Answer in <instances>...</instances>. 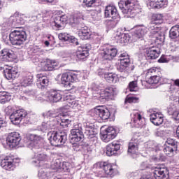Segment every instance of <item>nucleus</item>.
<instances>
[{
    "instance_id": "f257e3e1",
    "label": "nucleus",
    "mask_w": 179,
    "mask_h": 179,
    "mask_svg": "<svg viewBox=\"0 0 179 179\" xmlns=\"http://www.w3.org/2000/svg\"><path fill=\"white\" fill-rule=\"evenodd\" d=\"M45 120H49L55 125H60L65 128L71 124V120L62 115L61 113L55 112V110H48L43 114Z\"/></svg>"
},
{
    "instance_id": "f03ea898",
    "label": "nucleus",
    "mask_w": 179,
    "mask_h": 179,
    "mask_svg": "<svg viewBox=\"0 0 179 179\" xmlns=\"http://www.w3.org/2000/svg\"><path fill=\"white\" fill-rule=\"evenodd\" d=\"M27 40V34L23 30L15 29L10 33V41L13 45H23Z\"/></svg>"
},
{
    "instance_id": "7ed1b4c3",
    "label": "nucleus",
    "mask_w": 179,
    "mask_h": 179,
    "mask_svg": "<svg viewBox=\"0 0 179 179\" xmlns=\"http://www.w3.org/2000/svg\"><path fill=\"white\" fill-rule=\"evenodd\" d=\"M48 135L52 146H61L66 142V134L65 132L50 131Z\"/></svg>"
},
{
    "instance_id": "20e7f679",
    "label": "nucleus",
    "mask_w": 179,
    "mask_h": 179,
    "mask_svg": "<svg viewBox=\"0 0 179 179\" xmlns=\"http://www.w3.org/2000/svg\"><path fill=\"white\" fill-rule=\"evenodd\" d=\"M136 1V0H120L118 5L122 13H125L126 15H134L136 13V6H135Z\"/></svg>"
},
{
    "instance_id": "39448f33",
    "label": "nucleus",
    "mask_w": 179,
    "mask_h": 179,
    "mask_svg": "<svg viewBox=\"0 0 179 179\" xmlns=\"http://www.w3.org/2000/svg\"><path fill=\"white\" fill-rule=\"evenodd\" d=\"M117 90L112 87H106V89L101 90L99 93L96 94H92L93 97H96L101 101V103H106V101H108L110 99H113V96H114L116 93Z\"/></svg>"
},
{
    "instance_id": "423d86ee",
    "label": "nucleus",
    "mask_w": 179,
    "mask_h": 179,
    "mask_svg": "<svg viewBox=\"0 0 179 179\" xmlns=\"http://www.w3.org/2000/svg\"><path fill=\"white\" fill-rule=\"evenodd\" d=\"M153 177L147 176L144 179H169V170L162 165L152 169Z\"/></svg>"
},
{
    "instance_id": "0eeeda50",
    "label": "nucleus",
    "mask_w": 179,
    "mask_h": 179,
    "mask_svg": "<svg viewBox=\"0 0 179 179\" xmlns=\"http://www.w3.org/2000/svg\"><path fill=\"white\" fill-rule=\"evenodd\" d=\"M27 139L29 140L27 146L29 149H31L33 152H37V150H41L40 148V142L43 141V138L36 134H28Z\"/></svg>"
},
{
    "instance_id": "6e6552de",
    "label": "nucleus",
    "mask_w": 179,
    "mask_h": 179,
    "mask_svg": "<svg viewBox=\"0 0 179 179\" xmlns=\"http://www.w3.org/2000/svg\"><path fill=\"white\" fill-rule=\"evenodd\" d=\"M94 168L102 169L103 173L106 174V176H108V177H114V176H115L117 173V170H115L114 166L107 162H98L94 164Z\"/></svg>"
},
{
    "instance_id": "1a4fd4ad",
    "label": "nucleus",
    "mask_w": 179,
    "mask_h": 179,
    "mask_svg": "<svg viewBox=\"0 0 179 179\" xmlns=\"http://www.w3.org/2000/svg\"><path fill=\"white\" fill-rule=\"evenodd\" d=\"M139 141H141V136H139V134L136 133L134 134L131 142L129 143L128 148V155H130L132 157H135V156L138 155V144L139 143Z\"/></svg>"
},
{
    "instance_id": "9d476101",
    "label": "nucleus",
    "mask_w": 179,
    "mask_h": 179,
    "mask_svg": "<svg viewBox=\"0 0 179 179\" xmlns=\"http://www.w3.org/2000/svg\"><path fill=\"white\" fill-rule=\"evenodd\" d=\"M92 117L97 118L100 117L101 120H106L110 118V110L103 106H96L91 110Z\"/></svg>"
},
{
    "instance_id": "9b49d317",
    "label": "nucleus",
    "mask_w": 179,
    "mask_h": 179,
    "mask_svg": "<svg viewBox=\"0 0 179 179\" xmlns=\"http://www.w3.org/2000/svg\"><path fill=\"white\" fill-rule=\"evenodd\" d=\"M22 137L20 136V134L17 132L9 133L6 137V143L11 149L19 146V145H20Z\"/></svg>"
},
{
    "instance_id": "f8f14e48",
    "label": "nucleus",
    "mask_w": 179,
    "mask_h": 179,
    "mask_svg": "<svg viewBox=\"0 0 179 179\" xmlns=\"http://www.w3.org/2000/svg\"><path fill=\"white\" fill-rule=\"evenodd\" d=\"M27 116V112L24 109H19L10 115V120L14 125H19L22 120H24Z\"/></svg>"
},
{
    "instance_id": "ddd939ff",
    "label": "nucleus",
    "mask_w": 179,
    "mask_h": 179,
    "mask_svg": "<svg viewBox=\"0 0 179 179\" xmlns=\"http://www.w3.org/2000/svg\"><path fill=\"white\" fill-rule=\"evenodd\" d=\"M67 21L68 17L66 15H56L54 17V21L51 23V26L54 30H62Z\"/></svg>"
},
{
    "instance_id": "4468645a",
    "label": "nucleus",
    "mask_w": 179,
    "mask_h": 179,
    "mask_svg": "<svg viewBox=\"0 0 179 179\" xmlns=\"http://www.w3.org/2000/svg\"><path fill=\"white\" fill-rule=\"evenodd\" d=\"M117 136L115 129L113 127H108L105 131H101V138L103 142L108 143Z\"/></svg>"
},
{
    "instance_id": "2eb2a0df",
    "label": "nucleus",
    "mask_w": 179,
    "mask_h": 179,
    "mask_svg": "<svg viewBox=\"0 0 179 179\" xmlns=\"http://www.w3.org/2000/svg\"><path fill=\"white\" fill-rule=\"evenodd\" d=\"M78 80V75L73 73H64L62 75L61 82L66 87H71V83Z\"/></svg>"
},
{
    "instance_id": "dca6fc26",
    "label": "nucleus",
    "mask_w": 179,
    "mask_h": 179,
    "mask_svg": "<svg viewBox=\"0 0 179 179\" xmlns=\"http://www.w3.org/2000/svg\"><path fill=\"white\" fill-rule=\"evenodd\" d=\"M48 83H50V80H48V77H47L45 75H36V86L38 87V89H47L48 87Z\"/></svg>"
},
{
    "instance_id": "f3484780",
    "label": "nucleus",
    "mask_w": 179,
    "mask_h": 179,
    "mask_svg": "<svg viewBox=\"0 0 179 179\" xmlns=\"http://www.w3.org/2000/svg\"><path fill=\"white\" fill-rule=\"evenodd\" d=\"M84 138L85 135H83V131H82L81 129H73L71 130V142H80Z\"/></svg>"
},
{
    "instance_id": "a211bd4d",
    "label": "nucleus",
    "mask_w": 179,
    "mask_h": 179,
    "mask_svg": "<svg viewBox=\"0 0 179 179\" xmlns=\"http://www.w3.org/2000/svg\"><path fill=\"white\" fill-rule=\"evenodd\" d=\"M34 153L35 157H36L37 160L33 159L31 163L36 167H40L41 166L40 164V162H48L50 159V157L47 155V154L43 152L38 153V150H37L36 152H34Z\"/></svg>"
},
{
    "instance_id": "6ab92c4d",
    "label": "nucleus",
    "mask_w": 179,
    "mask_h": 179,
    "mask_svg": "<svg viewBox=\"0 0 179 179\" xmlns=\"http://www.w3.org/2000/svg\"><path fill=\"white\" fill-rule=\"evenodd\" d=\"M160 55V50L157 48L152 47L145 49V57L148 59H156Z\"/></svg>"
},
{
    "instance_id": "aec40b11",
    "label": "nucleus",
    "mask_w": 179,
    "mask_h": 179,
    "mask_svg": "<svg viewBox=\"0 0 179 179\" xmlns=\"http://www.w3.org/2000/svg\"><path fill=\"white\" fill-rule=\"evenodd\" d=\"M92 121L90 125V136H91V142H93L94 145L97 143V137L96 135L99 134V129L97 127V124H96V119H91Z\"/></svg>"
},
{
    "instance_id": "412c9836",
    "label": "nucleus",
    "mask_w": 179,
    "mask_h": 179,
    "mask_svg": "<svg viewBox=\"0 0 179 179\" xmlns=\"http://www.w3.org/2000/svg\"><path fill=\"white\" fill-rule=\"evenodd\" d=\"M120 149H121V144L113 142L106 146V155L109 157L114 156Z\"/></svg>"
},
{
    "instance_id": "4be33fe9",
    "label": "nucleus",
    "mask_w": 179,
    "mask_h": 179,
    "mask_svg": "<svg viewBox=\"0 0 179 179\" xmlns=\"http://www.w3.org/2000/svg\"><path fill=\"white\" fill-rule=\"evenodd\" d=\"M105 17H111V19H118L120 15L117 11V8L115 6H108L105 9Z\"/></svg>"
},
{
    "instance_id": "5701e85b",
    "label": "nucleus",
    "mask_w": 179,
    "mask_h": 179,
    "mask_svg": "<svg viewBox=\"0 0 179 179\" xmlns=\"http://www.w3.org/2000/svg\"><path fill=\"white\" fill-rule=\"evenodd\" d=\"M1 166L4 169V170L10 171L15 169V163L10 157H6L3 159L1 160Z\"/></svg>"
},
{
    "instance_id": "b1692460",
    "label": "nucleus",
    "mask_w": 179,
    "mask_h": 179,
    "mask_svg": "<svg viewBox=\"0 0 179 179\" xmlns=\"http://www.w3.org/2000/svg\"><path fill=\"white\" fill-rule=\"evenodd\" d=\"M76 57L79 61H84L87 57H89V48L85 46V48L79 47L76 51Z\"/></svg>"
},
{
    "instance_id": "393cba45",
    "label": "nucleus",
    "mask_w": 179,
    "mask_h": 179,
    "mask_svg": "<svg viewBox=\"0 0 179 179\" xmlns=\"http://www.w3.org/2000/svg\"><path fill=\"white\" fill-rule=\"evenodd\" d=\"M48 99L52 103H58V101L62 100V94L59 91L51 90L48 95Z\"/></svg>"
},
{
    "instance_id": "a878e982",
    "label": "nucleus",
    "mask_w": 179,
    "mask_h": 179,
    "mask_svg": "<svg viewBox=\"0 0 179 179\" xmlns=\"http://www.w3.org/2000/svg\"><path fill=\"white\" fill-rule=\"evenodd\" d=\"M118 51L115 48H106L103 52V59H106L108 61H111L114 57L117 56V53Z\"/></svg>"
},
{
    "instance_id": "bb28decb",
    "label": "nucleus",
    "mask_w": 179,
    "mask_h": 179,
    "mask_svg": "<svg viewBox=\"0 0 179 179\" xmlns=\"http://www.w3.org/2000/svg\"><path fill=\"white\" fill-rule=\"evenodd\" d=\"M148 6H150L152 9H160L165 5H167V1L166 0H149L147 3Z\"/></svg>"
},
{
    "instance_id": "cd10ccee",
    "label": "nucleus",
    "mask_w": 179,
    "mask_h": 179,
    "mask_svg": "<svg viewBox=\"0 0 179 179\" xmlns=\"http://www.w3.org/2000/svg\"><path fill=\"white\" fill-rule=\"evenodd\" d=\"M9 58H13V51L5 48L0 52V62H6Z\"/></svg>"
},
{
    "instance_id": "c85d7f7f",
    "label": "nucleus",
    "mask_w": 179,
    "mask_h": 179,
    "mask_svg": "<svg viewBox=\"0 0 179 179\" xmlns=\"http://www.w3.org/2000/svg\"><path fill=\"white\" fill-rule=\"evenodd\" d=\"M115 39L116 40V43H120V44H127L129 43L131 37L128 34H121V32H117L115 36Z\"/></svg>"
},
{
    "instance_id": "c756f323",
    "label": "nucleus",
    "mask_w": 179,
    "mask_h": 179,
    "mask_svg": "<svg viewBox=\"0 0 179 179\" xmlns=\"http://www.w3.org/2000/svg\"><path fill=\"white\" fill-rule=\"evenodd\" d=\"M150 120L154 125H162L163 124V115L162 113H156L150 115Z\"/></svg>"
},
{
    "instance_id": "7c9ffc66",
    "label": "nucleus",
    "mask_w": 179,
    "mask_h": 179,
    "mask_svg": "<svg viewBox=\"0 0 179 179\" xmlns=\"http://www.w3.org/2000/svg\"><path fill=\"white\" fill-rule=\"evenodd\" d=\"M9 22H11L13 26H22L26 23V21L23 17L17 15V14L10 16L9 18Z\"/></svg>"
},
{
    "instance_id": "2f4dec72",
    "label": "nucleus",
    "mask_w": 179,
    "mask_h": 179,
    "mask_svg": "<svg viewBox=\"0 0 179 179\" xmlns=\"http://www.w3.org/2000/svg\"><path fill=\"white\" fill-rule=\"evenodd\" d=\"M148 33V29L145 27H138L136 29L134 33V38H143L145 34Z\"/></svg>"
},
{
    "instance_id": "473e14b6",
    "label": "nucleus",
    "mask_w": 179,
    "mask_h": 179,
    "mask_svg": "<svg viewBox=\"0 0 179 179\" xmlns=\"http://www.w3.org/2000/svg\"><path fill=\"white\" fill-rule=\"evenodd\" d=\"M4 76L8 80H10V79H15L17 77V72L13 67L6 69L4 70Z\"/></svg>"
},
{
    "instance_id": "72a5a7b5",
    "label": "nucleus",
    "mask_w": 179,
    "mask_h": 179,
    "mask_svg": "<svg viewBox=\"0 0 179 179\" xmlns=\"http://www.w3.org/2000/svg\"><path fill=\"white\" fill-rule=\"evenodd\" d=\"M33 83V76L26 75L24 76L20 80V85L24 87L27 86H31Z\"/></svg>"
},
{
    "instance_id": "f704fd0d",
    "label": "nucleus",
    "mask_w": 179,
    "mask_h": 179,
    "mask_svg": "<svg viewBox=\"0 0 179 179\" xmlns=\"http://www.w3.org/2000/svg\"><path fill=\"white\" fill-rule=\"evenodd\" d=\"M55 123L51 122V120L43 122L42 124L40 126V129L42 132H45L47 131H50V129H52L54 127H55Z\"/></svg>"
},
{
    "instance_id": "c9c22d12",
    "label": "nucleus",
    "mask_w": 179,
    "mask_h": 179,
    "mask_svg": "<svg viewBox=\"0 0 179 179\" xmlns=\"http://www.w3.org/2000/svg\"><path fill=\"white\" fill-rule=\"evenodd\" d=\"M104 79L108 83H117V81L118 80V76L115 73H107L105 74Z\"/></svg>"
},
{
    "instance_id": "e433bc0d",
    "label": "nucleus",
    "mask_w": 179,
    "mask_h": 179,
    "mask_svg": "<svg viewBox=\"0 0 179 179\" xmlns=\"http://www.w3.org/2000/svg\"><path fill=\"white\" fill-rule=\"evenodd\" d=\"M168 113L169 115H172L176 121L179 122V109H177L176 106H173L169 108Z\"/></svg>"
},
{
    "instance_id": "4c0bfd02",
    "label": "nucleus",
    "mask_w": 179,
    "mask_h": 179,
    "mask_svg": "<svg viewBox=\"0 0 179 179\" xmlns=\"http://www.w3.org/2000/svg\"><path fill=\"white\" fill-rule=\"evenodd\" d=\"M148 30L150 31L151 36L155 34H158L159 31H160V28L157 27V23L156 22H150L148 25Z\"/></svg>"
},
{
    "instance_id": "58836bf2",
    "label": "nucleus",
    "mask_w": 179,
    "mask_h": 179,
    "mask_svg": "<svg viewBox=\"0 0 179 179\" xmlns=\"http://www.w3.org/2000/svg\"><path fill=\"white\" fill-rule=\"evenodd\" d=\"M12 96L9 94V93L3 91L0 92V103L5 104V103H8V101H10Z\"/></svg>"
},
{
    "instance_id": "ea45409f",
    "label": "nucleus",
    "mask_w": 179,
    "mask_h": 179,
    "mask_svg": "<svg viewBox=\"0 0 179 179\" xmlns=\"http://www.w3.org/2000/svg\"><path fill=\"white\" fill-rule=\"evenodd\" d=\"M170 38H177L179 37V25H176L171 27L169 31Z\"/></svg>"
},
{
    "instance_id": "a19ab883",
    "label": "nucleus",
    "mask_w": 179,
    "mask_h": 179,
    "mask_svg": "<svg viewBox=\"0 0 179 179\" xmlns=\"http://www.w3.org/2000/svg\"><path fill=\"white\" fill-rule=\"evenodd\" d=\"M131 121L134 124H138L140 127H142V115L139 113H134L131 114Z\"/></svg>"
},
{
    "instance_id": "79ce46f5",
    "label": "nucleus",
    "mask_w": 179,
    "mask_h": 179,
    "mask_svg": "<svg viewBox=\"0 0 179 179\" xmlns=\"http://www.w3.org/2000/svg\"><path fill=\"white\" fill-rule=\"evenodd\" d=\"M78 36L81 40H89L90 38V33L86 29H82L78 31Z\"/></svg>"
},
{
    "instance_id": "37998d69",
    "label": "nucleus",
    "mask_w": 179,
    "mask_h": 179,
    "mask_svg": "<svg viewBox=\"0 0 179 179\" xmlns=\"http://www.w3.org/2000/svg\"><path fill=\"white\" fill-rule=\"evenodd\" d=\"M157 76V69L156 68H152L147 71L145 73V80L150 79L153 76Z\"/></svg>"
},
{
    "instance_id": "c03bdc74",
    "label": "nucleus",
    "mask_w": 179,
    "mask_h": 179,
    "mask_svg": "<svg viewBox=\"0 0 179 179\" xmlns=\"http://www.w3.org/2000/svg\"><path fill=\"white\" fill-rule=\"evenodd\" d=\"M42 71H52L51 67V59H48L46 61L41 63Z\"/></svg>"
},
{
    "instance_id": "a18cd8bd",
    "label": "nucleus",
    "mask_w": 179,
    "mask_h": 179,
    "mask_svg": "<svg viewBox=\"0 0 179 179\" xmlns=\"http://www.w3.org/2000/svg\"><path fill=\"white\" fill-rule=\"evenodd\" d=\"M117 24L118 20L117 19H110L106 21V26L108 29H114Z\"/></svg>"
},
{
    "instance_id": "49530a36",
    "label": "nucleus",
    "mask_w": 179,
    "mask_h": 179,
    "mask_svg": "<svg viewBox=\"0 0 179 179\" xmlns=\"http://www.w3.org/2000/svg\"><path fill=\"white\" fill-rule=\"evenodd\" d=\"M90 10L92 19L94 22L99 21L101 19V15H100V13H99V10H96V9H91Z\"/></svg>"
},
{
    "instance_id": "de8ad7c7",
    "label": "nucleus",
    "mask_w": 179,
    "mask_h": 179,
    "mask_svg": "<svg viewBox=\"0 0 179 179\" xmlns=\"http://www.w3.org/2000/svg\"><path fill=\"white\" fill-rule=\"evenodd\" d=\"M162 80V78L158 76H155L152 78H150L148 80H146V83L149 85H157L159 82Z\"/></svg>"
},
{
    "instance_id": "09e8293b",
    "label": "nucleus",
    "mask_w": 179,
    "mask_h": 179,
    "mask_svg": "<svg viewBox=\"0 0 179 179\" xmlns=\"http://www.w3.org/2000/svg\"><path fill=\"white\" fill-rule=\"evenodd\" d=\"M120 61L122 64H129V56L127 53H122L120 55Z\"/></svg>"
},
{
    "instance_id": "8fccbe9b",
    "label": "nucleus",
    "mask_w": 179,
    "mask_h": 179,
    "mask_svg": "<svg viewBox=\"0 0 179 179\" xmlns=\"http://www.w3.org/2000/svg\"><path fill=\"white\" fill-rule=\"evenodd\" d=\"M152 37L155 38V42L158 44H162L164 41V35L160 34V31H158V34L152 35Z\"/></svg>"
},
{
    "instance_id": "3c124183",
    "label": "nucleus",
    "mask_w": 179,
    "mask_h": 179,
    "mask_svg": "<svg viewBox=\"0 0 179 179\" xmlns=\"http://www.w3.org/2000/svg\"><path fill=\"white\" fill-rule=\"evenodd\" d=\"M152 20L155 23L160 24L163 22V14H155L152 16Z\"/></svg>"
},
{
    "instance_id": "603ef678",
    "label": "nucleus",
    "mask_w": 179,
    "mask_h": 179,
    "mask_svg": "<svg viewBox=\"0 0 179 179\" xmlns=\"http://www.w3.org/2000/svg\"><path fill=\"white\" fill-rule=\"evenodd\" d=\"M177 149H176V147L173 148L170 145H166L164 148V152H165V155H173L174 152H176Z\"/></svg>"
},
{
    "instance_id": "864d4df0",
    "label": "nucleus",
    "mask_w": 179,
    "mask_h": 179,
    "mask_svg": "<svg viewBox=\"0 0 179 179\" xmlns=\"http://www.w3.org/2000/svg\"><path fill=\"white\" fill-rule=\"evenodd\" d=\"M71 35L67 33H60L58 35L59 39L62 41H69L71 40Z\"/></svg>"
},
{
    "instance_id": "5fc2aeb1",
    "label": "nucleus",
    "mask_w": 179,
    "mask_h": 179,
    "mask_svg": "<svg viewBox=\"0 0 179 179\" xmlns=\"http://www.w3.org/2000/svg\"><path fill=\"white\" fill-rule=\"evenodd\" d=\"M38 177L39 179H47L48 177V173H47V170L45 169H40L38 173Z\"/></svg>"
},
{
    "instance_id": "6e6d98bb",
    "label": "nucleus",
    "mask_w": 179,
    "mask_h": 179,
    "mask_svg": "<svg viewBox=\"0 0 179 179\" xmlns=\"http://www.w3.org/2000/svg\"><path fill=\"white\" fill-rule=\"evenodd\" d=\"M166 143L169 145L168 146H171V148H176L177 150L178 145H177V141L173 138H167Z\"/></svg>"
},
{
    "instance_id": "4d7b16f0",
    "label": "nucleus",
    "mask_w": 179,
    "mask_h": 179,
    "mask_svg": "<svg viewBox=\"0 0 179 179\" xmlns=\"http://www.w3.org/2000/svg\"><path fill=\"white\" fill-rule=\"evenodd\" d=\"M139 99L134 96H128L125 99V103H137Z\"/></svg>"
},
{
    "instance_id": "13d9d810",
    "label": "nucleus",
    "mask_w": 179,
    "mask_h": 179,
    "mask_svg": "<svg viewBox=\"0 0 179 179\" xmlns=\"http://www.w3.org/2000/svg\"><path fill=\"white\" fill-rule=\"evenodd\" d=\"M128 65H129V64H122L120 62V64L117 66V71H119V72H126L127 68H128Z\"/></svg>"
},
{
    "instance_id": "bf43d9fd",
    "label": "nucleus",
    "mask_w": 179,
    "mask_h": 179,
    "mask_svg": "<svg viewBox=\"0 0 179 179\" xmlns=\"http://www.w3.org/2000/svg\"><path fill=\"white\" fill-rule=\"evenodd\" d=\"M130 92H136V87H138V83L136 81H131L129 84Z\"/></svg>"
},
{
    "instance_id": "052dcab7",
    "label": "nucleus",
    "mask_w": 179,
    "mask_h": 179,
    "mask_svg": "<svg viewBox=\"0 0 179 179\" xmlns=\"http://www.w3.org/2000/svg\"><path fill=\"white\" fill-rule=\"evenodd\" d=\"M155 135L156 136H159L160 138H163L164 135H166V131L160 128L157 129L155 131Z\"/></svg>"
},
{
    "instance_id": "680f3d73",
    "label": "nucleus",
    "mask_w": 179,
    "mask_h": 179,
    "mask_svg": "<svg viewBox=\"0 0 179 179\" xmlns=\"http://www.w3.org/2000/svg\"><path fill=\"white\" fill-rule=\"evenodd\" d=\"M108 71V68L106 69H99L97 71V74L99 76H103V78H106V75H107Z\"/></svg>"
},
{
    "instance_id": "e2e57ef3",
    "label": "nucleus",
    "mask_w": 179,
    "mask_h": 179,
    "mask_svg": "<svg viewBox=\"0 0 179 179\" xmlns=\"http://www.w3.org/2000/svg\"><path fill=\"white\" fill-rule=\"evenodd\" d=\"M6 127V120L5 117H2V115H0V129Z\"/></svg>"
},
{
    "instance_id": "0e129e2a",
    "label": "nucleus",
    "mask_w": 179,
    "mask_h": 179,
    "mask_svg": "<svg viewBox=\"0 0 179 179\" xmlns=\"http://www.w3.org/2000/svg\"><path fill=\"white\" fill-rule=\"evenodd\" d=\"M77 142H74L73 143V150H75L76 152H79V150H80V149H82V145L76 143Z\"/></svg>"
},
{
    "instance_id": "69168bd1",
    "label": "nucleus",
    "mask_w": 179,
    "mask_h": 179,
    "mask_svg": "<svg viewBox=\"0 0 179 179\" xmlns=\"http://www.w3.org/2000/svg\"><path fill=\"white\" fill-rule=\"evenodd\" d=\"M53 166V169H56V170H59L61 169L62 164L59 160H56Z\"/></svg>"
},
{
    "instance_id": "338daca9",
    "label": "nucleus",
    "mask_w": 179,
    "mask_h": 179,
    "mask_svg": "<svg viewBox=\"0 0 179 179\" xmlns=\"http://www.w3.org/2000/svg\"><path fill=\"white\" fill-rule=\"evenodd\" d=\"M82 6L83 8H90V0H83Z\"/></svg>"
},
{
    "instance_id": "774afa93",
    "label": "nucleus",
    "mask_w": 179,
    "mask_h": 179,
    "mask_svg": "<svg viewBox=\"0 0 179 179\" xmlns=\"http://www.w3.org/2000/svg\"><path fill=\"white\" fill-rule=\"evenodd\" d=\"M69 41H71L73 44H75L76 45H79V42L78 41V38H75L74 36H71L70 40Z\"/></svg>"
}]
</instances>
